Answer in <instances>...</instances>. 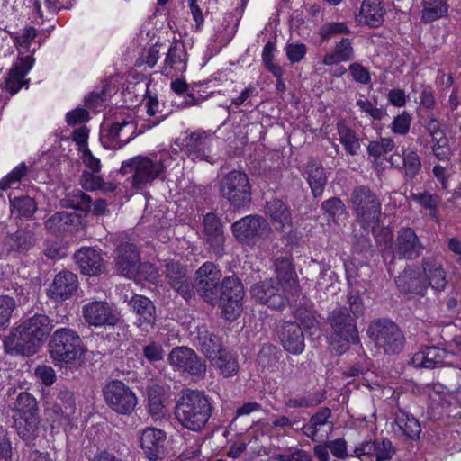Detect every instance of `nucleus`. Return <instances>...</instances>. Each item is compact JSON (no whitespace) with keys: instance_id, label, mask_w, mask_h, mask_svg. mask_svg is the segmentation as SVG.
I'll use <instances>...</instances> for the list:
<instances>
[{"instance_id":"b1692460","label":"nucleus","mask_w":461,"mask_h":461,"mask_svg":"<svg viewBox=\"0 0 461 461\" xmlns=\"http://www.w3.org/2000/svg\"><path fill=\"white\" fill-rule=\"evenodd\" d=\"M33 64L34 58L32 55L19 57L13 64L8 77L5 80V88L11 95L18 93L22 86H28L29 79H24V77Z\"/></svg>"},{"instance_id":"13d9d810","label":"nucleus","mask_w":461,"mask_h":461,"mask_svg":"<svg viewBox=\"0 0 461 461\" xmlns=\"http://www.w3.org/2000/svg\"><path fill=\"white\" fill-rule=\"evenodd\" d=\"M394 148V142L392 139L384 138L380 141H371L367 146V152L375 158L381 157Z\"/></svg>"},{"instance_id":"f704fd0d","label":"nucleus","mask_w":461,"mask_h":461,"mask_svg":"<svg viewBox=\"0 0 461 461\" xmlns=\"http://www.w3.org/2000/svg\"><path fill=\"white\" fill-rule=\"evenodd\" d=\"M266 213L270 217L276 229L284 231L286 226L291 225L290 209L282 200L272 199L266 203Z\"/></svg>"},{"instance_id":"680f3d73","label":"nucleus","mask_w":461,"mask_h":461,"mask_svg":"<svg viewBox=\"0 0 461 461\" xmlns=\"http://www.w3.org/2000/svg\"><path fill=\"white\" fill-rule=\"evenodd\" d=\"M273 458L277 461H312L311 455L303 449H288L286 452L275 454Z\"/></svg>"},{"instance_id":"39448f33","label":"nucleus","mask_w":461,"mask_h":461,"mask_svg":"<svg viewBox=\"0 0 461 461\" xmlns=\"http://www.w3.org/2000/svg\"><path fill=\"white\" fill-rule=\"evenodd\" d=\"M352 209L364 229L379 222L381 204L375 194L366 185L353 189L350 196Z\"/></svg>"},{"instance_id":"864d4df0","label":"nucleus","mask_w":461,"mask_h":461,"mask_svg":"<svg viewBox=\"0 0 461 461\" xmlns=\"http://www.w3.org/2000/svg\"><path fill=\"white\" fill-rule=\"evenodd\" d=\"M404 176L408 179H413L421 169V162L416 151L411 149H403Z\"/></svg>"},{"instance_id":"6e6d98bb","label":"nucleus","mask_w":461,"mask_h":461,"mask_svg":"<svg viewBox=\"0 0 461 461\" xmlns=\"http://www.w3.org/2000/svg\"><path fill=\"white\" fill-rule=\"evenodd\" d=\"M351 33L349 28L345 23L342 22H331L323 24L320 28V36L322 40L328 41L330 38L339 34H349Z\"/></svg>"},{"instance_id":"e2e57ef3","label":"nucleus","mask_w":461,"mask_h":461,"mask_svg":"<svg viewBox=\"0 0 461 461\" xmlns=\"http://www.w3.org/2000/svg\"><path fill=\"white\" fill-rule=\"evenodd\" d=\"M185 58V52L184 47L176 43L170 46L165 59V64L170 68H176L177 64L183 63Z\"/></svg>"},{"instance_id":"f03ea898","label":"nucleus","mask_w":461,"mask_h":461,"mask_svg":"<svg viewBox=\"0 0 461 461\" xmlns=\"http://www.w3.org/2000/svg\"><path fill=\"white\" fill-rule=\"evenodd\" d=\"M49 352L53 364L60 369L75 370L85 362L86 348L80 336L71 329L54 331L49 342Z\"/></svg>"},{"instance_id":"69168bd1","label":"nucleus","mask_w":461,"mask_h":461,"mask_svg":"<svg viewBox=\"0 0 461 461\" xmlns=\"http://www.w3.org/2000/svg\"><path fill=\"white\" fill-rule=\"evenodd\" d=\"M80 185L86 191H94L104 187V181L101 176L85 171L80 177Z\"/></svg>"},{"instance_id":"f8f14e48","label":"nucleus","mask_w":461,"mask_h":461,"mask_svg":"<svg viewBox=\"0 0 461 461\" xmlns=\"http://www.w3.org/2000/svg\"><path fill=\"white\" fill-rule=\"evenodd\" d=\"M244 294L243 285L238 276H230L221 280L218 301L227 319L234 318L239 313Z\"/></svg>"},{"instance_id":"f257e3e1","label":"nucleus","mask_w":461,"mask_h":461,"mask_svg":"<svg viewBox=\"0 0 461 461\" xmlns=\"http://www.w3.org/2000/svg\"><path fill=\"white\" fill-rule=\"evenodd\" d=\"M211 399L203 391L185 389L180 392L174 407L175 419L182 428L202 432L212 413Z\"/></svg>"},{"instance_id":"0e129e2a","label":"nucleus","mask_w":461,"mask_h":461,"mask_svg":"<svg viewBox=\"0 0 461 461\" xmlns=\"http://www.w3.org/2000/svg\"><path fill=\"white\" fill-rule=\"evenodd\" d=\"M142 354L149 363H154L163 359L165 351L159 343L151 341L143 347Z\"/></svg>"},{"instance_id":"423d86ee","label":"nucleus","mask_w":461,"mask_h":461,"mask_svg":"<svg viewBox=\"0 0 461 461\" xmlns=\"http://www.w3.org/2000/svg\"><path fill=\"white\" fill-rule=\"evenodd\" d=\"M369 337L386 354H397L403 348L405 337L399 327L390 320L374 321L368 328Z\"/></svg>"},{"instance_id":"f3484780","label":"nucleus","mask_w":461,"mask_h":461,"mask_svg":"<svg viewBox=\"0 0 461 461\" xmlns=\"http://www.w3.org/2000/svg\"><path fill=\"white\" fill-rule=\"evenodd\" d=\"M166 432L153 427L142 430L140 447L150 461L163 459L166 455Z\"/></svg>"},{"instance_id":"7ed1b4c3","label":"nucleus","mask_w":461,"mask_h":461,"mask_svg":"<svg viewBox=\"0 0 461 461\" xmlns=\"http://www.w3.org/2000/svg\"><path fill=\"white\" fill-rule=\"evenodd\" d=\"M220 196L233 212L248 207L251 202V185L248 176L240 170L225 174L218 184Z\"/></svg>"},{"instance_id":"4468645a","label":"nucleus","mask_w":461,"mask_h":461,"mask_svg":"<svg viewBox=\"0 0 461 461\" xmlns=\"http://www.w3.org/2000/svg\"><path fill=\"white\" fill-rule=\"evenodd\" d=\"M328 322L334 333L344 341L359 343L358 331L355 318L350 316L346 307L334 309L329 313Z\"/></svg>"},{"instance_id":"393cba45","label":"nucleus","mask_w":461,"mask_h":461,"mask_svg":"<svg viewBox=\"0 0 461 461\" xmlns=\"http://www.w3.org/2000/svg\"><path fill=\"white\" fill-rule=\"evenodd\" d=\"M203 233L206 243L216 255H221L224 249V233L221 220L212 212L203 216Z\"/></svg>"},{"instance_id":"ea45409f","label":"nucleus","mask_w":461,"mask_h":461,"mask_svg":"<svg viewBox=\"0 0 461 461\" xmlns=\"http://www.w3.org/2000/svg\"><path fill=\"white\" fill-rule=\"evenodd\" d=\"M277 280L286 289L291 290L296 283V274L290 258L279 257L275 261Z\"/></svg>"},{"instance_id":"72a5a7b5","label":"nucleus","mask_w":461,"mask_h":461,"mask_svg":"<svg viewBox=\"0 0 461 461\" xmlns=\"http://www.w3.org/2000/svg\"><path fill=\"white\" fill-rule=\"evenodd\" d=\"M212 134L210 131H195L192 132L185 138V147L190 156L206 160L208 156L206 150L210 145Z\"/></svg>"},{"instance_id":"e433bc0d","label":"nucleus","mask_w":461,"mask_h":461,"mask_svg":"<svg viewBox=\"0 0 461 461\" xmlns=\"http://www.w3.org/2000/svg\"><path fill=\"white\" fill-rule=\"evenodd\" d=\"M209 362L225 378L237 375L239 371L237 357L227 348Z\"/></svg>"},{"instance_id":"052dcab7","label":"nucleus","mask_w":461,"mask_h":461,"mask_svg":"<svg viewBox=\"0 0 461 461\" xmlns=\"http://www.w3.org/2000/svg\"><path fill=\"white\" fill-rule=\"evenodd\" d=\"M15 307L14 300L9 296H0V330L5 328Z\"/></svg>"},{"instance_id":"473e14b6","label":"nucleus","mask_w":461,"mask_h":461,"mask_svg":"<svg viewBox=\"0 0 461 461\" xmlns=\"http://www.w3.org/2000/svg\"><path fill=\"white\" fill-rule=\"evenodd\" d=\"M134 123L131 122L122 121V122H116L113 123L107 131L106 134L102 136L104 145L106 148L114 149L122 148L124 144L131 140L130 135L123 136V138H122V132L127 129L130 131H134Z\"/></svg>"},{"instance_id":"dca6fc26","label":"nucleus","mask_w":461,"mask_h":461,"mask_svg":"<svg viewBox=\"0 0 461 461\" xmlns=\"http://www.w3.org/2000/svg\"><path fill=\"white\" fill-rule=\"evenodd\" d=\"M19 326L14 328L4 339V347L12 355L32 356L41 346Z\"/></svg>"},{"instance_id":"3c124183","label":"nucleus","mask_w":461,"mask_h":461,"mask_svg":"<svg viewBox=\"0 0 461 461\" xmlns=\"http://www.w3.org/2000/svg\"><path fill=\"white\" fill-rule=\"evenodd\" d=\"M448 6L446 0H431L424 2L422 10V20L433 22L447 14Z\"/></svg>"},{"instance_id":"c9c22d12","label":"nucleus","mask_w":461,"mask_h":461,"mask_svg":"<svg viewBox=\"0 0 461 461\" xmlns=\"http://www.w3.org/2000/svg\"><path fill=\"white\" fill-rule=\"evenodd\" d=\"M331 417V410L328 407L321 408L316 413H314L307 424H304L300 429L303 433L311 438L312 441H316V437L320 429L322 426L329 425L330 430L333 428V423L329 421Z\"/></svg>"},{"instance_id":"a211bd4d","label":"nucleus","mask_w":461,"mask_h":461,"mask_svg":"<svg viewBox=\"0 0 461 461\" xmlns=\"http://www.w3.org/2000/svg\"><path fill=\"white\" fill-rule=\"evenodd\" d=\"M399 291L408 298L424 296L428 289L425 276L415 268L407 267L395 279Z\"/></svg>"},{"instance_id":"603ef678","label":"nucleus","mask_w":461,"mask_h":461,"mask_svg":"<svg viewBox=\"0 0 461 461\" xmlns=\"http://www.w3.org/2000/svg\"><path fill=\"white\" fill-rule=\"evenodd\" d=\"M14 411L19 416L37 415V401L27 392L20 393L16 398Z\"/></svg>"},{"instance_id":"a878e982","label":"nucleus","mask_w":461,"mask_h":461,"mask_svg":"<svg viewBox=\"0 0 461 461\" xmlns=\"http://www.w3.org/2000/svg\"><path fill=\"white\" fill-rule=\"evenodd\" d=\"M38 227V223L27 224L24 228L18 229L14 233L6 237L5 245L7 251L25 253L33 248L37 240L34 230Z\"/></svg>"},{"instance_id":"de8ad7c7","label":"nucleus","mask_w":461,"mask_h":461,"mask_svg":"<svg viewBox=\"0 0 461 461\" xmlns=\"http://www.w3.org/2000/svg\"><path fill=\"white\" fill-rule=\"evenodd\" d=\"M326 399V392L319 390L294 398H288L285 406L288 409L311 408L321 404Z\"/></svg>"},{"instance_id":"c03bdc74","label":"nucleus","mask_w":461,"mask_h":461,"mask_svg":"<svg viewBox=\"0 0 461 461\" xmlns=\"http://www.w3.org/2000/svg\"><path fill=\"white\" fill-rule=\"evenodd\" d=\"M39 415L19 416L16 420L18 435L25 441L31 442L38 435Z\"/></svg>"},{"instance_id":"338daca9","label":"nucleus","mask_w":461,"mask_h":461,"mask_svg":"<svg viewBox=\"0 0 461 461\" xmlns=\"http://www.w3.org/2000/svg\"><path fill=\"white\" fill-rule=\"evenodd\" d=\"M368 228L372 229L373 235L378 245L387 246L391 244L393 235V231L388 227L379 226L378 223H376L370 225Z\"/></svg>"},{"instance_id":"2f4dec72","label":"nucleus","mask_w":461,"mask_h":461,"mask_svg":"<svg viewBox=\"0 0 461 461\" xmlns=\"http://www.w3.org/2000/svg\"><path fill=\"white\" fill-rule=\"evenodd\" d=\"M424 276L428 285L437 291H442L447 285L446 272L441 263L434 258H424L422 260Z\"/></svg>"},{"instance_id":"1a4fd4ad","label":"nucleus","mask_w":461,"mask_h":461,"mask_svg":"<svg viewBox=\"0 0 461 461\" xmlns=\"http://www.w3.org/2000/svg\"><path fill=\"white\" fill-rule=\"evenodd\" d=\"M221 272L212 262L203 263L196 271L193 284L194 292L205 302L214 304L218 302Z\"/></svg>"},{"instance_id":"a18cd8bd","label":"nucleus","mask_w":461,"mask_h":461,"mask_svg":"<svg viewBox=\"0 0 461 461\" xmlns=\"http://www.w3.org/2000/svg\"><path fill=\"white\" fill-rule=\"evenodd\" d=\"M394 420L399 429L402 430L406 437L413 440L420 438L421 427L419 420L412 415L406 411H400L396 413Z\"/></svg>"},{"instance_id":"bf43d9fd","label":"nucleus","mask_w":461,"mask_h":461,"mask_svg":"<svg viewBox=\"0 0 461 461\" xmlns=\"http://www.w3.org/2000/svg\"><path fill=\"white\" fill-rule=\"evenodd\" d=\"M27 174V167L24 163H22L12 170L5 177L0 180V189L6 190L11 187L12 185L20 182L23 176Z\"/></svg>"},{"instance_id":"8fccbe9b","label":"nucleus","mask_w":461,"mask_h":461,"mask_svg":"<svg viewBox=\"0 0 461 461\" xmlns=\"http://www.w3.org/2000/svg\"><path fill=\"white\" fill-rule=\"evenodd\" d=\"M11 211L17 217L29 219L37 211V203L29 196L16 197L11 201Z\"/></svg>"},{"instance_id":"9b49d317","label":"nucleus","mask_w":461,"mask_h":461,"mask_svg":"<svg viewBox=\"0 0 461 461\" xmlns=\"http://www.w3.org/2000/svg\"><path fill=\"white\" fill-rule=\"evenodd\" d=\"M168 362L180 373L199 379L205 376L207 370L205 360L188 347L178 346L173 348L168 354Z\"/></svg>"},{"instance_id":"c756f323","label":"nucleus","mask_w":461,"mask_h":461,"mask_svg":"<svg viewBox=\"0 0 461 461\" xmlns=\"http://www.w3.org/2000/svg\"><path fill=\"white\" fill-rule=\"evenodd\" d=\"M447 356L443 348L426 346L412 356L411 363L416 367L434 368L443 364Z\"/></svg>"},{"instance_id":"6ab92c4d","label":"nucleus","mask_w":461,"mask_h":461,"mask_svg":"<svg viewBox=\"0 0 461 461\" xmlns=\"http://www.w3.org/2000/svg\"><path fill=\"white\" fill-rule=\"evenodd\" d=\"M83 315L86 322L94 326H114L120 321L116 310L105 302H92L83 307Z\"/></svg>"},{"instance_id":"37998d69","label":"nucleus","mask_w":461,"mask_h":461,"mask_svg":"<svg viewBox=\"0 0 461 461\" xmlns=\"http://www.w3.org/2000/svg\"><path fill=\"white\" fill-rule=\"evenodd\" d=\"M360 16L365 23L377 28L384 21V13L379 0H364L361 5Z\"/></svg>"},{"instance_id":"6e6552de","label":"nucleus","mask_w":461,"mask_h":461,"mask_svg":"<svg viewBox=\"0 0 461 461\" xmlns=\"http://www.w3.org/2000/svg\"><path fill=\"white\" fill-rule=\"evenodd\" d=\"M289 290L273 278H266L250 288L251 296L259 303L276 311H282L288 303Z\"/></svg>"},{"instance_id":"79ce46f5","label":"nucleus","mask_w":461,"mask_h":461,"mask_svg":"<svg viewBox=\"0 0 461 461\" xmlns=\"http://www.w3.org/2000/svg\"><path fill=\"white\" fill-rule=\"evenodd\" d=\"M165 389L159 384L148 387L149 413L154 419H159L165 414Z\"/></svg>"},{"instance_id":"49530a36","label":"nucleus","mask_w":461,"mask_h":461,"mask_svg":"<svg viewBox=\"0 0 461 461\" xmlns=\"http://www.w3.org/2000/svg\"><path fill=\"white\" fill-rule=\"evenodd\" d=\"M52 411L57 416L65 418H69L73 415L76 411L73 393L68 389L60 390L53 404Z\"/></svg>"},{"instance_id":"ddd939ff","label":"nucleus","mask_w":461,"mask_h":461,"mask_svg":"<svg viewBox=\"0 0 461 461\" xmlns=\"http://www.w3.org/2000/svg\"><path fill=\"white\" fill-rule=\"evenodd\" d=\"M140 256L135 244L122 240L114 250L116 271L127 277L135 278L140 268Z\"/></svg>"},{"instance_id":"a19ab883","label":"nucleus","mask_w":461,"mask_h":461,"mask_svg":"<svg viewBox=\"0 0 461 461\" xmlns=\"http://www.w3.org/2000/svg\"><path fill=\"white\" fill-rule=\"evenodd\" d=\"M354 59V49L352 42L348 38H342L334 48L333 52L327 53L323 58V64L331 66L342 61H348Z\"/></svg>"},{"instance_id":"aec40b11","label":"nucleus","mask_w":461,"mask_h":461,"mask_svg":"<svg viewBox=\"0 0 461 461\" xmlns=\"http://www.w3.org/2000/svg\"><path fill=\"white\" fill-rule=\"evenodd\" d=\"M423 249V244L411 228L398 230L394 250L400 258L415 259L421 255Z\"/></svg>"},{"instance_id":"9d476101","label":"nucleus","mask_w":461,"mask_h":461,"mask_svg":"<svg viewBox=\"0 0 461 461\" xmlns=\"http://www.w3.org/2000/svg\"><path fill=\"white\" fill-rule=\"evenodd\" d=\"M103 396L108 407L122 415L131 414L137 404L133 391L119 380L107 383L103 388Z\"/></svg>"},{"instance_id":"5fc2aeb1","label":"nucleus","mask_w":461,"mask_h":461,"mask_svg":"<svg viewBox=\"0 0 461 461\" xmlns=\"http://www.w3.org/2000/svg\"><path fill=\"white\" fill-rule=\"evenodd\" d=\"M321 210L328 215L333 221L346 213V206L343 202L338 197H332L321 203Z\"/></svg>"},{"instance_id":"774afa93","label":"nucleus","mask_w":461,"mask_h":461,"mask_svg":"<svg viewBox=\"0 0 461 461\" xmlns=\"http://www.w3.org/2000/svg\"><path fill=\"white\" fill-rule=\"evenodd\" d=\"M411 117L406 112L396 116L392 122V131L398 134H406L410 130Z\"/></svg>"},{"instance_id":"4be33fe9","label":"nucleus","mask_w":461,"mask_h":461,"mask_svg":"<svg viewBox=\"0 0 461 461\" xmlns=\"http://www.w3.org/2000/svg\"><path fill=\"white\" fill-rule=\"evenodd\" d=\"M284 348L291 354L299 355L304 349V335L302 328L294 321L283 322L277 330Z\"/></svg>"},{"instance_id":"20e7f679","label":"nucleus","mask_w":461,"mask_h":461,"mask_svg":"<svg viewBox=\"0 0 461 461\" xmlns=\"http://www.w3.org/2000/svg\"><path fill=\"white\" fill-rule=\"evenodd\" d=\"M166 167L161 160H152L144 156H136L123 161L120 169L122 175L132 174L131 185L135 189H143L158 178Z\"/></svg>"},{"instance_id":"58836bf2","label":"nucleus","mask_w":461,"mask_h":461,"mask_svg":"<svg viewBox=\"0 0 461 461\" xmlns=\"http://www.w3.org/2000/svg\"><path fill=\"white\" fill-rule=\"evenodd\" d=\"M337 130L339 136V141L345 150L351 156H356L361 149V139L357 135L344 120L337 122Z\"/></svg>"},{"instance_id":"cd10ccee","label":"nucleus","mask_w":461,"mask_h":461,"mask_svg":"<svg viewBox=\"0 0 461 461\" xmlns=\"http://www.w3.org/2000/svg\"><path fill=\"white\" fill-rule=\"evenodd\" d=\"M18 326L24 329L26 334L30 335L40 346L53 329L52 321L42 313H36L25 319Z\"/></svg>"},{"instance_id":"bb28decb","label":"nucleus","mask_w":461,"mask_h":461,"mask_svg":"<svg viewBox=\"0 0 461 461\" xmlns=\"http://www.w3.org/2000/svg\"><path fill=\"white\" fill-rule=\"evenodd\" d=\"M75 259L85 275L98 276L105 268L101 253L93 248H82L75 253Z\"/></svg>"},{"instance_id":"2eb2a0df","label":"nucleus","mask_w":461,"mask_h":461,"mask_svg":"<svg viewBox=\"0 0 461 461\" xmlns=\"http://www.w3.org/2000/svg\"><path fill=\"white\" fill-rule=\"evenodd\" d=\"M163 274L170 287L184 299L188 300L194 295L193 283L190 281L185 266L176 261L167 262Z\"/></svg>"},{"instance_id":"412c9836","label":"nucleus","mask_w":461,"mask_h":461,"mask_svg":"<svg viewBox=\"0 0 461 461\" xmlns=\"http://www.w3.org/2000/svg\"><path fill=\"white\" fill-rule=\"evenodd\" d=\"M77 276L68 270L56 275L50 287L47 290V295L51 300L61 303L70 298L77 290Z\"/></svg>"},{"instance_id":"4d7b16f0","label":"nucleus","mask_w":461,"mask_h":461,"mask_svg":"<svg viewBox=\"0 0 461 461\" xmlns=\"http://www.w3.org/2000/svg\"><path fill=\"white\" fill-rule=\"evenodd\" d=\"M396 454V448L388 438L375 439L376 461H389Z\"/></svg>"},{"instance_id":"4c0bfd02","label":"nucleus","mask_w":461,"mask_h":461,"mask_svg":"<svg viewBox=\"0 0 461 461\" xmlns=\"http://www.w3.org/2000/svg\"><path fill=\"white\" fill-rule=\"evenodd\" d=\"M79 222V217L75 213L59 212L45 221L46 230L51 234L68 231L71 226Z\"/></svg>"},{"instance_id":"7c9ffc66","label":"nucleus","mask_w":461,"mask_h":461,"mask_svg":"<svg viewBox=\"0 0 461 461\" xmlns=\"http://www.w3.org/2000/svg\"><path fill=\"white\" fill-rule=\"evenodd\" d=\"M305 173L312 195L316 198L322 194L327 184V176L321 163L316 158L307 162Z\"/></svg>"},{"instance_id":"5701e85b","label":"nucleus","mask_w":461,"mask_h":461,"mask_svg":"<svg viewBox=\"0 0 461 461\" xmlns=\"http://www.w3.org/2000/svg\"><path fill=\"white\" fill-rule=\"evenodd\" d=\"M138 318L136 325L143 331H149L156 324V308L151 300L148 297L134 294L129 301Z\"/></svg>"},{"instance_id":"0eeeda50","label":"nucleus","mask_w":461,"mask_h":461,"mask_svg":"<svg viewBox=\"0 0 461 461\" xmlns=\"http://www.w3.org/2000/svg\"><path fill=\"white\" fill-rule=\"evenodd\" d=\"M231 231L240 243L252 246L267 239L272 230L262 216L248 215L232 223Z\"/></svg>"},{"instance_id":"c85d7f7f","label":"nucleus","mask_w":461,"mask_h":461,"mask_svg":"<svg viewBox=\"0 0 461 461\" xmlns=\"http://www.w3.org/2000/svg\"><path fill=\"white\" fill-rule=\"evenodd\" d=\"M195 339L200 351L209 361L226 348L222 339L205 327L198 328Z\"/></svg>"},{"instance_id":"09e8293b","label":"nucleus","mask_w":461,"mask_h":461,"mask_svg":"<svg viewBox=\"0 0 461 461\" xmlns=\"http://www.w3.org/2000/svg\"><path fill=\"white\" fill-rule=\"evenodd\" d=\"M63 206L73 208L77 211L90 212L92 199L79 189L69 192L62 201Z\"/></svg>"}]
</instances>
